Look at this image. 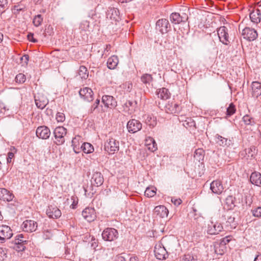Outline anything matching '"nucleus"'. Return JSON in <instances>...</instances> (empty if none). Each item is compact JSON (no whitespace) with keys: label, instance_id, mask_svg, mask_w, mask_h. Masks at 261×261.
Instances as JSON below:
<instances>
[{"label":"nucleus","instance_id":"25","mask_svg":"<svg viewBox=\"0 0 261 261\" xmlns=\"http://www.w3.org/2000/svg\"><path fill=\"white\" fill-rule=\"evenodd\" d=\"M250 181L253 185L261 186V174L257 171L252 172L250 177Z\"/></svg>","mask_w":261,"mask_h":261},{"label":"nucleus","instance_id":"59","mask_svg":"<svg viewBox=\"0 0 261 261\" xmlns=\"http://www.w3.org/2000/svg\"><path fill=\"white\" fill-rule=\"evenodd\" d=\"M7 110L5 103L3 101H0V114L4 113Z\"/></svg>","mask_w":261,"mask_h":261},{"label":"nucleus","instance_id":"32","mask_svg":"<svg viewBox=\"0 0 261 261\" xmlns=\"http://www.w3.org/2000/svg\"><path fill=\"white\" fill-rule=\"evenodd\" d=\"M28 242L27 241L19 242V241H15L14 246L13 248L18 251H22L25 250V246L24 244Z\"/></svg>","mask_w":261,"mask_h":261},{"label":"nucleus","instance_id":"42","mask_svg":"<svg viewBox=\"0 0 261 261\" xmlns=\"http://www.w3.org/2000/svg\"><path fill=\"white\" fill-rule=\"evenodd\" d=\"M257 149L254 146H251L248 149L247 153L249 156L251 158H254L257 153Z\"/></svg>","mask_w":261,"mask_h":261},{"label":"nucleus","instance_id":"55","mask_svg":"<svg viewBox=\"0 0 261 261\" xmlns=\"http://www.w3.org/2000/svg\"><path fill=\"white\" fill-rule=\"evenodd\" d=\"M250 18L252 22L257 23L260 22V18L259 17H256L255 14L254 13H251L250 14Z\"/></svg>","mask_w":261,"mask_h":261},{"label":"nucleus","instance_id":"2","mask_svg":"<svg viewBox=\"0 0 261 261\" xmlns=\"http://www.w3.org/2000/svg\"><path fill=\"white\" fill-rule=\"evenodd\" d=\"M104 149L110 154H114L119 149V142L114 138H110L105 142Z\"/></svg>","mask_w":261,"mask_h":261},{"label":"nucleus","instance_id":"10","mask_svg":"<svg viewBox=\"0 0 261 261\" xmlns=\"http://www.w3.org/2000/svg\"><path fill=\"white\" fill-rule=\"evenodd\" d=\"M37 226V222L32 220H27L24 221L21 225L23 231L30 232L35 231Z\"/></svg>","mask_w":261,"mask_h":261},{"label":"nucleus","instance_id":"38","mask_svg":"<svg viewBox=\"0 0 261 261\" xmlns=\"http://www.w3.org/2000/svg\"><path fill=\"white\" fill-rule=\"evenodd\" d=\"M156 194V188L154 187L147 188L145 191V195L148 197H152Z\"/></svg>","mask_w":261,"mask_h":261},{"label":"nucleus","instance_id":"24","mask_svg":"<svg viewBox=\"0 0 261 261\" xmlns=\"http://www.w3.org/2000/svg\"><path fill=\"white\" fill-rule=\"evenodd\" d=\"M252 95L255 97H258L261 95V83L253 82L251 84Z\"/></svg>","mask_w":261,"mask_h":261},{"label":"nucleus","instance_id":"1","mask_svg":"<svg viewBox=\"0 0 261 261\" xmlns=\"http://www.w3.org/2000/svg\"><path fill=\"white\" fill-rule=\"evenodd\" d=\"M67 134V129L63 126L57 127L54 131L55 140L54 142L57 145H61L65 141V137Z\"/></svg>","mask_w":261,"mask_h":261},{"label":"nucleus","instance_id":"53","mask_svg":"<svg viewBox=\"0 0 261 261\" xmlns=\"http://www.w3.org/2000/svg\"><path fill=\"white\" fill-rule=\"evenodd\" d=\"M89 27V22L85 20L81 22L80 29L82 31H86Z\"/></svg>","mask_w":261,"mask_h":261},{"label":"nucleus","instance_id":"64","mask_svg":"<svg viewBox=\"0 0 261 261\" xmlns=\"http://www.w3.org/2000/svg\"><path fill=\"white\" fill-rule=\"evenodd\" d=\"M254 261H261V253H259L254 258Z\"/></svg>","mask_w":261,"mask_h":261},{"label":"nucleus","instance_id":"41","mask_svg":"<svg viewBox=\"0 0 261 261\" xmlns=\"http://www.w3.org/2000/svg\"><path fill=\"white\" fill-rule=\"evenodd\" d=\"M236 111L235 106L232 103H231L226 109V115L227 116H230L235 113Z\"/></svg>","mask_w":261,"mask_h":261},{"label":"nucleus","instance_id":"19","mask_svg":"<svg viewBox=\"0 0 261 261\" xmlns=\"http://www.w3.org/2000/svg\"><path fill=\"white\" fill-rule=\"evenodd\" d=\"M102 102L107 108H114L117 106V101L112 96L103 95L102 97Z\"/></svg>","mask_w":261,"mask_h":261},{"label":"nucleus","instance_id":"60","mask_svg":"<svg viewBox=\"0 0 261 261\" xmlns=\"http://www.w3.org/2000/svg\"><path fill=\"white\" fill-rule=\"evenodd\" d=\"M171 201L175 205H179L181 202V200L180 199L172 198Z\"/></svg>","mask_w":261,"mask_h":261},{"label":"nucleus","instance_id":"39","mask_svg":"<svg viewBox=\"0 0 261 261\" xmlns=\"http://www.w3.org/2000/svg\"><path fill=\"white\" fill-rule=\"evenodd\" d=\"M243 120L245 124L253 125L255 124L254 119L248 115H246L243 117Z\"/></svg>","mask_w":261,"mask_h":261},{"label":"nucleus","instance_id":"50","mask_svg":"<svg viewBox=\"0 0 261 261\" xmlns=\"http://www.w3.org/2000/svg\"><path fill=\"white\" fill-rule=\"evenodd\" d=\"M11 152H9L8 153V157L7 158V161L8 163H10L12 162V159L14 156V153L12 151L16 152V149L14 147H13L11 149Z\"/></svg>","mask_w":261,"mask_h":261},{"label":"nucleus","instance_id":"36","mask_svg":"<svg viewBox=\"0 0 261 261\" xmlns=\"http://www.w3.org/2000/svg\"><path fill=\"white\" fill-rule=\"evenodd\" d=\"M194 158L198 162L202 160L204 158V150L201 148L196 149L194 152Z\"/></svg>","mask_w":261,"mask_h":261},{"label":"nucleus","instance_id":"62","mask_svg":"<svg viewBox=\"0 0 261 261\" xmlns=\"http://www.w3.org/2000/svg\"><path fill=\"white\" fill-rule=\"evenodd\" d=\"M180 17L182 19V22H186L188 19V16L186 13L182 14V15H180Z\"/></svg>","mask_w":261,"mask_h":261},{"label":"nucleus","instance_id":"29","mask_svg":"<svg viewBox=\"0 0 261 261\" xmlns=\"http://www.w3.org/2000/svg\"><path fill=\"white\" fill-rule=\"evenodd\" d=\"M158 97L161 99L166 100L170 97V93L168 89L163 88L157 92Z\"/></svg>","mask_w":261,"mask_h":261},{"label":"nucleus","instance_id":"28","mask_svg":"<svg viewBox=\"0 0 261 261\" xmlns=\"http://www.w3.org/2000/svg\"><path fill=\"white\" fill-rule=\"evenodd\" d=\"M225 225L228 229L235 228L237 225V222L235 221L234 216L232 215L228 216Z\"/></svg>","mask_w":261,"mask_h":261},{"label":"nucleus","instance_id":"16","mask_svg":"<svg viewBox=\"0 0 261 261\" xmlns=\"http://www.w3.org/2000/svg\"><path fill=\"white\" fill-rule=\"evenodd\" d=\"M48 217L51 219H58L61 216V211L56 206L49 205L46 211Z\"/></svg>","mask_w":261,"mask_h":261},{"label":"nucleus","instance_id":"61","mask_svg":"<svg viewBox=\"0 0 261 261\" xmlns=\"http://www.w3.org/2000/svg\"><path fill=\"white\" fill-rule=\"evenodd\" d=\"M23 238V236L22 234H17L15 237V241H19V242L24 241L25 240H22V239Z\"/></svg>","mask_w":261,"mask_h":261},{"label":"nucleus","instance_id":"15","mask_svg":"<svg viewBox=\"0 0 261 261\" xmlns=\"http://www.w3.org/2000/svg\"><path fill=\"white\" fill-rule=\"evenodd\" d=\"M154 255L158 259H166L168 256V251L164 246H155L154 249Z\"/></svg>","mask_w":261,"mask_h":261},{"label":"nucleus","instance_id":"13","mask_svg":"<svg viewBox=\"0 0 261 261\" xmlns=\"http://www.w3.org/2000/svg\"><path fill=\"white\" fill-rule=\"evenodd\" d=\"M36 136L42 139H47L50 135V129L46 126H39L36 132Z\"/></svg>","mask_w":261,"mask_h":261},{"label":"nucleus","instance_id":"17","mask_svg":"<svg viewBox=\"0 0 261 261\" xmlns=\"http://www.w3.org/2000/svg\"><path fill=\"white\" fill-rule=\"evenodd\" d=\"M34 98L36 105L39 109H43L48 103L47 98L40 93L35 95Z\"/></svg>","mask_w":261,"mask_h":261},{"label":"nucleus","instance_id":"12","mask_svg":"<svg viewBox=\"0 0 261 261\" xmlns=\"http://www.w3.org/2000/svg\"><path fill=\"white\" fill-rule=\"evenodd\" d=\"M82 216L89 222L93 221L96 217L95 210L92 207L85 208L82 212Z\"/></svg>","mask_w":261,"mask_h":261},{"label":"nucleus","instance_id":"30","mask_svg":"<svg viewBox=\"0 0 261 261\" xmlns=\"http://www.w3.org/2000/svg\"><path fill=\"white\" fill-rule=\"evenodd\" d=\"M170 19L171 22L174 24H179L182 22L180 15L178 13L174 12L171 14Z\"/></svg>","mask_w":261,"mask_h":261},{"label":"nucleus","instance_id":"45","mask_svg":"<svg viewBox=\"0 0 261 261\" xmlns=\"http://www.w3.org/2000/svg\"><path fill=\"white\" fill-rule=\"evenodd\" d=\"M25 80V76L22 73H19L15 77V81L18 83H23Z\"/></svg>","mask_w":261,"mask_h":261},{"label":"nucleus","instance_id":"21","mask_svg":"<svg viewBox=\"0 0 261 261\" xmlns=\"http://www.w3.org/2000/svg\"><path fill=\"white\" fill-rule=\"evenodd\" d=\"M210 189L213 193L220 194L223 190V187L221 182L220 180H217L211 182Z\"/></svg>","mask_w":261,"mask_h":261},{"label":"nucleus","instance_id":"47","mask_svg":"<svg viewBox=\"0 0 261 261\" xmlns=\"http://www.w3.org/2000/svg\"><path fill=\"white\" fill-rule=\"evenodd\" d=\"M100 102V100L99 99H97L94 104L91 106L90 109L88 111L89 114L93 113L94 111L97 108Z\"/></svg>","mask_w":261,"mask_h":261},{"label":"nucleus","instance_id":"46","mask_svg":"<svg viewBox=\"0 0 261 261\" xmlns=\"http://www.w3.org/2000/svg\"><path fill=\"white\" fill-rule=\"evenodd\" d=\"M150 141L152 143V144H147V145H148V149L150 150L151 151L153 152L157 149V145L155 143L154 140L152 138L149 139Z\"/></svg>","mask_w":261,"mask_h":261},{"label":"nucleus","instance_id":"20","mask_svg":"<svg viewBox=\"0 0 261 261\" xmlns=\"http://www.w3.org/2000/svg\"><path fill=\"white\" fill-rule=\"evenodd\" d=\"M108 17L115 22L119 21L120 19L119 10L115 8H109L107 13V17Z\"/></svg>","mask_w":261,"mask_h":261},{"label":"nucleus","instance_id":"23","mask_svg":"<svg viewBox=\"0 0 261 261\" xmlns=\"http://www.w3.org/2000/svg\"><path fill=\"white\" fill-rule=\"evenodd\" d=\"M14 195L5 188L0 189V199L6 201H11L13 200Z\"/></svg>","mask_w":261,"mask_h":261},{"label":"nucleus","instance_id":"7","mask_svg":"<svg viewBox=\"0 0 261 261\" xmlns=\"http://www.w3.org/2000/svg\"><path fill=\"white\" fill-rule=\"evenodd\" d=\"M156 29L162 33H166L170 30V24L166 19H161L156 23Z\"/></svg>","mask_w":261,"mask_h":261},{"label":"nucleus","instance_id":"27","mask_svg":"<svg viewBox=\"0 0 261 261\" xmlns=\"http://www.w3.org/2000/svg\"><path fill=\"white\" fill-rule=\"evenodd\" d=\"M119 62L118 57L113 55L110 57L107 61V66L110 69H114L116 68Z\"/></svg>","mask_w":261,"mask_h":261},{"label":"nucleus","instance_id":"5","mask_svg":"<svg viewBox=\"0 0 261 261\" xmlns=\"http://www.w3.org/2000/svg\"><path fill=\"white\" fill-rule=\"evenodd\" d=\"M79 95L81 98L88 102H91L94 99L93 92L89 87L81 88L79 91Z\"/></svg>","mask_w":261,"mask_h":261},{"label":"nucleus","instance_id":"31","mask_svg":"<svg viewBox=\"0 0 261 261\" xmlns=\"http://www.w3.org/2000/svg\"><path fill=\"white\" fill-rule=\"evenodd\" d=\"M82 150L85 153H90L94 151L93 146L89 143H84L81 146Z\"/></svg>","mask_w":261,"mask_h":261},{"label":"nucleus","instance_id":"26","mask_svg":"<svg viewBox=\"0 0 261 261\" xmlns=\"http://www.w3.org/2000/svg\"><path fill=\"white\" fill-rule=\"evenodd\" d=\"M215 137V139H216V143L219 145L220 146H229L232 144L231 141L230 140H228L226 138L223 137L222 136L219 135V134H216Z\"/></svg>","mask_w":261,"mask_h":261},{"label":"nucleus","instance_id":"54","mask_svg":"<svg viewBox=\"0 0 261 261\" xmlns=\"http://www.w3.org/2000/svg\"><path fill=\"white\" fill-rule=\"evenodd\" d=\"M56 119L58 122H63L65 119L64 114L61 112H58L56 114Z\"/></svg>","mask_w":261,"mask_h":261},{"label":"nucleus","instance_id":"18","mask_svg":"<svg viewBox=\"0 0 261 261\" xmlns=\"http://www.w3.org/2000/svg\"><path fill=\"white\" fill-rule=\"evenodd\" d=\"M223 226L220 223L211 222L208 225L207 232L209 234H216L221 232Z\"/></svg>","mask_w":261,"mask_h":261},{"label":"nucleus","instance_id":"56","mask_svg":"<svg viewBox=\"0 0 261 261\" xmlns=\"http://www.w3.org/2000/svg\"><path fill=\"white\" fill-rule=\"evenodd\" d=\"M21 60L23 63V65H27L29 60V56L28 55H24L21 57Z\"/></svg>","mask_w":261,"mask_h":261},{"label":"nucleus","instance_id":"57","mask_svg":"<svg viewBox=\"0 0 261 261\" xmlns=\"http://www.w3.org/2000/svg\"><path fill=\"white\" fill-rule=\"evenodd\" d=\"M184 261H196L194 257L190 254H186L184 257Z\"/></svg>","mask_w":261,"mask_h":261},{"label":"nucleus","instance_id":"58","mask_svg":"<svg viewBox=\"0 0 261 261\" xmlns=\"http://www.w3.org/2000/svg\"><path fill=\"white\" fill-rule=\"evenodd\" d=\"M28 39L30 41H31L34 43H36L38 42V40L34 38V34L32 33H30L28 34L27 36Z\"/></svg>","mask_w":261,"mask_h":261},{"label":"nucleus","instance_id":"35","mask_svg":"<svg viewBox=\"0 0 261 261\" xmlns=\"http://www.w3.org/2000/svg\"><path fill=\"white\" fill-rule=\"evenodd\" d=\"M78 74L82 79H86L88 77L87 69L84 66H81L80 67Z\"/></svg>","mask_w":261,"mask_h":261},{"label":"nucleus","instance_id":"8","mask_svg":"<svg viewBox=\"0 0 261 261\" xmlns=\"http://www.w3.org/2000/svg\"><path fill=\"white\" fill-rule=\"evenodd\" d=\"M13 235L10 227L7 225L0 226V242L3 243L5 240L10 239Z\"/></svg>","mask_w":261,"mask_h":261},{"label":"nucleus","instance_id":"33","mask_svg":"<svg viewBox=\"0 0 261 261\" xmlns=\"http://www.w3.org/2000/svg\"><path fill=\"white\" fill-rule=\"evenodd\" d=\"M153 78L152 75L150 74H144L141 77V80L142 83L146 85V87L150 85L151 82L152 81Z\"/></svg>","mask_w":261,"mask_h":261},{"label":"nucleus","instance_id":"37","mask_svg":"<svg viewBox=\"0 0 261 261\" xmlns=\"http://www.w3.org/2000/svg\"><path fill=\"white\" fill-rule=\"evenodd\" d=\"M145 122L150 127L153 128L156 125V118L154 117L147 116L145 120Z\"/></svg>","mask_w":261,"mask_h":261},{"label":"nucleus","instance_id":"11","mask_svg":"<svg viewBox=\"0 0 261 261\" xmlns=\"http://www.w3.org/2000/svg\"><path fill=\"white\" fill-rule=\"evenodd\" d=\"M91 186L90 189L93 191L92 186L95 187H99L102 185L103 182V177L102 175L99 172H95L93 175L91 179Z\"/></svg>","mask_w":261,"mask_h":261},{"label":"nucleus","instance_id":"43","mask_svg":"<svg viewBox=\"0 0 261 261\" xmlns=\"http://www.w3.org/2000/svg\"><path fill=\"white\" fill-rule=\"evenodd\" d=\"M43 21V18L41 14H38L35 16L33 22L35 26L38 27L41 25Z\"/></svg>","mask_w":261,"mask_h":261},{"label":"nucleus","instance_id":"48","mask_svg":"<svg viewBox=\"0 0 261 261\" xmlns=\"http://www.w3.org/2000/svg\"><path fill=\"white\" fill-rule=\"evenodd\" d=\"M251 212L254 217H261V206H258L254 210H252Z\"/></svg>","mask_w":261,"mask_h":261},{"label":"nucleus","instance_id":"22","mask_svg":"<svg viewBox=\"0 0 261 261\" xmlns=\"http://www.w3.org/2000/svg\"><path fill=\"white\" fill-rule=\"evenodd\" d=\"M169 211L164 205H158L155 207L154 213L160 218H164L167 217Z\"/></svg>","mask_w":261,"mask_h":261},{"label":"nucleus","instance_id":"51","mask_svg":"<svg viewBox=\"0 0 261 261\" xmlns=\"http://www.w3.org/2000/svg\"><path fill=\"white\" fill-rule=\"evenodd\" d=\"M252 196L250 194H247L245 196V202L246 204L249 206H250L252 203Z\"/></svg>","mask_w":261,"mask_h":261},{"label":"nucleus","instance_id":"34","mask_svg":"<svg viewBox=\"0 0 261 261\" xmlns=\"http://www.w3.org/2000/svg\"><path fill=\"white\" fill-rule=\"evenodd\" d=\"M215 252L216 254L219 255H223L226 251V246L220 245L217 243L215 245Z\"/></svg>","mask_w":261,"mask_h":261},{"label":"nucleus","instance_id":"63","mask_svg":"<svg viewBox=\"0 0 261 261\" xmlns=\"http://www.w3.org/2000/svg\"><path fill=\"white\" fill-rule=\"evenodd\" d=\"M114 261H125V258L121 255H117Z\"/></svg>","mask_w":261,"mask_h":261},{"label":"nucleus","instance_id":"4","mask_svg":"<svg viewBox=\"0 0 261 261\" xmlns=\"http://www.w3.org/2000/svg\"><path fill=\"white\" fill-rule=\"evenodd\" d=\"M217 34L220 41L223 44L228 45L230 41L229 40V35L228 29L225 26H222L217 29Z\"/></svg>","mask_w":261,"mask_h":261},{"label":"nucleus","instance_id":"40","mask_svg":"<svg viewBox=\"0 0 261 261\" xmlns=\"http://www.w3.org/2000/svg\"><path fill=\"white\" fill-rule=\"evenodd\" d=\"M235 200H236L235 197H233L231 195H229L226 198L225 203L228 206H229L230 208H231L232 207H234L235 206V205H234Z\"/></svg>","mask_w":261,"mask_h":261},{"label":"nucleus","instance_id":"44","mask_svg":"<svg viewBox=\"0 0 261 261\" xmlns=\"http://www.w3.org/2000/svg\"><path fill=\"white\" fill-rule=\"evenodd\" d=\"M76 138H74L72 140V146L73 147V149L74 152L75 153H79L81 152V151L82 150V149L81 148V147H80L79 146H77L76 145Z\"/></svg>","mask_w":261,"mask_h":261},{"label":"nucleus","instance_id":"49","mask_svg":"<svg viewBox=\"0 0 261 261\" xmlns=\"http://www.w3.org/2000/svg\"><path fill=\"white\" fill-rule=\"evenodd\" d=\"M7 257V251L0 247V261H5Z\"/></svg>","mask_w":261,"mask_h":261},{"label":"nucleus","instance_id":"9","mask_svg":"<svg viewBox=\"0 0 261 261\" xmlns=\"http://www.w3.org/2000/svg\"><path fill=\"white\" fill-rule=\"evenodd\" d=\"M127 128L129 133H136L142 128V123L138 120H130L127 122Z\"/></svg>","mask_w":261,"mask_h":261},{"label":"nucleus","instance_id":"6","mask_svg":"<svg viewBox=\"0 0 261 261\" xmlns=\"http://www.w3.org/2000/svg\"><path fill=\"white\" fill-rule=\"evenodd\" d=\"M242 35L244 39L249 41L255 40L258 36L256 30L249 27H245L242 30Z\"/></svg>","mask_w":261,"mask_h":261},{"label":"nucleus","instance_id":"14","mask_svg":"<svg viewBox=\"0 0 261 261\" xmlns=\"http://www.w3.org/2000/svg\"><path fill=\"white\" fill-rule=\"evenodd\" d=\"M164 108L166 112L169 114L178 113L180 111V106L173 101H169Z\"/></svg>","mask_w":261,"mask_h":261},{"label":"nucleus","instance_id":"3","mask_svg":"<svg viewBox=\"0 0 261 261\" xmlns=\"http://www.w3.org/2000/svg\"><path fill=\"white\" fill-rule=\"evenodd\" d=\"M101 236L105 241H113L118 238V232L114 228L108 227L104 229Z\"/></svg>","mask_w":261,"mask_h":261},{"label":"nucleus","instance_id":"52","mask_svg":"<svg viewBox=\"0 0 261 261\" xmlns=\"http://www.w3.org/2000/svg\"><path fill=\"white\" fill-rule=\"evenodd\" d=\"M231 240V236H226L223 238H222L220 243H219L220 245L225 246L228 243L230 240Z\"/></svg>","mask_w":261,"mask_h":261}]
</instances>
